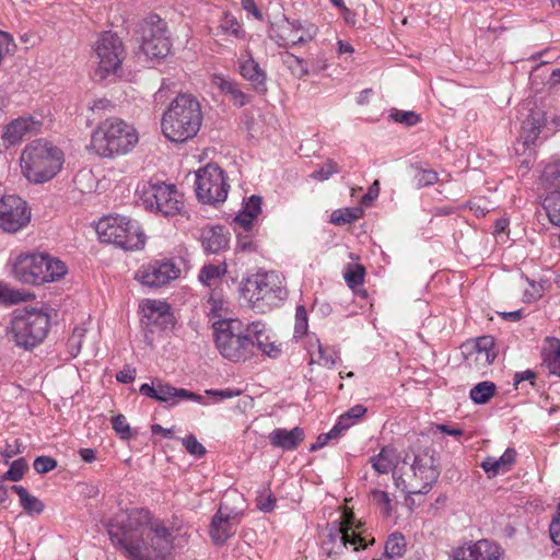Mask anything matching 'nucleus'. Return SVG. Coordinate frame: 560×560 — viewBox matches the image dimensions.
<instances>
[{
	"label": "nucleus",
	"instance_id": "aec40b11",
	"mask_svg": "<svg viewBox=\"0 0 560 560\" xmlns=\"http://www.w3.org/2000/svg\"><path fill=\"white\" fill-rule=\"evenodd\" d=\"M503 549L488 539H480L468 548L459 547L453 551L454 560H502Z\"/></svg>",
	"mask_w": 560,
	"mask_h": 560
},
{
	"label": "nucleus",
	"instance_id": "2f4dec72",
	"mask_svg": "<svg viewBox=\"0 0 560 560\" xmlns=\"http://www.w3.org/2000/svg\"><path fill=\"white\" fill-rule=\"evenodd\" d=\"M288 24L291 26L288 28L289 33L283 28V33L279 35V39L277 40L280 47H293L298 44L306 43L312 38L311 34L307 36L304 35L303 26L299 21L288 22Z\"/></svg>",
	"mask_w": 560,
	"mask_h": 560
},
{
	"label": "nucleus",
	"instance_id": "0eeeda50",
	"mask_svg": "<svg viewBox=\"0 0 560 560\" xmlns=\"http://www.w3.org/2000/svg\"><path fill=\"white\" fill-rule=\"evenodd\" d=\"M242 291L250 307L258 313L279 306L288 296L284 278L277 271L252 276L245 281Z\"/></svg>",
	"mask_w": 560,
	"mask_h": 560
},
{
	"label": "nucleus",
	"instance_id": "13d9d810",
	"mask_svg": "<svg viewBox=\"0 0 560 560\" xmlns=\"http://www.w3.org/2000/svg\"><path fill=\"white\" fill-rule=\"evenodd\" d=\"M33 467L36 472L46 474L57 467V462L50 456L42 455L35 458Z\"/></svg>",
	"mask_w": 560,
	"mask_h": 560
},
{
	"label": "nucleus",
	"instance_id": "5fc2aeb1",
	"mask_svg": "<svg viewBox=\"0 0 560 560\" xmlns=\"http://www.w3.org/2000/svg\"><path fill=\"white\" fill-rule=\"evenodd\" d=\"M365 270L363 266L355 265L352 269L346 272L345 279L350 288H355L364 282Z\"/></svg>",
	"mask_w": 560,
	"mask_h": 560
},
{
	"label": "nucleus",
	"instance_id": "72a5a7b5",
	"mask_svg": "<svg viewBox=\"0 0 560 560\" xmlns=\"http://www.w3.org/2000/svg\"><path fill=\"white\" fill-rule=\"evenodd\" d=\"M476 361L481 364H491L497 352L494 351V339L491 336H482L476 339L474 346Z\"/></svg>",
	"mask_w": 560,
	"mask_h": 560
},
{
	"label": "nucleus",
	"instance_id": "603ef678",
	"mask_svg": "<svg viewBox=\"0 0 560 560\" xmlns=\"http://www.w3.org/2000/svg\"><path fill=\"white\" fill-rule=\"evenodd\" d=\"M371 500L382 508V512L385 515H389L392 513V500L389 494L382 490H373L370 493Z\"/></svg>",
	"mask_w": 560,
	"mask_h": 560
},
{
	"label": "nucleus",
	"instance_id": "69168bd1",
	"mask_svg": "<svg viewBox=\"0 0 560 560\" xmlns=\"http://www.w3.org/2000/svg\"><path fill=\"white\" fill-rule=\"evenodd\" d=\"M549 534L552 541L560 546V502L549 525Z\"/></svg>",
	"mask_w": 560,
	"mask_h": 560
},
{
	"label": "nucleus",
	"instance_id": "4be33fe9",
	"mask_svg": "<svg viewBox=\"0 0 560 560\" xmlns=\"http://www.w3.org/2000/svg\"><path fill=\"white\" fill-rule=\"evenodd\" d=\"M261 203L262 200L259 196H250L244 203L243 209L233 220L234 230H243L244 233H250L258 222V215L261 212Z\"/></svg>",
	"mask_w": 560,
	"mask_h": 560
},
{
	"label": "nucleus",
	"instance_id": "f257e3e1",
	"mask_svg": "<svg viewBox=\"0 0 560 560\" xmlns=\"http://www.w3.org/2000/svg\"><path fill=\"white\" fill-rule=\"evenodd\" d=\"M108 535L113 545L132 560H166L175 548L173 530L159 520L152 521L147 510L114 518Z\"/></svg>",
	"mask_w": 560,
	"mask_h": 560
},
{
	"label": "nucleus",
	"instance_id": "c756f323",
	"mask_svg": "<svg viewBox=\"0 0 560 560\" xmlns=\"http://www.w3.org/2000/svg\"><path fill=\"white\" fill-rule=\"evenodd\" d=\"M201 243L206 252L215 254L228 247L229 238L222 226H211L202 230Z\"/></svg>",
	"mask_w": 560,
	"mask_h": 560
},
{
	"label": "nucleus",
	"instance_id": "49530a36",
	"mask_svg": "<svg viewBox=\"0 0 560 560\" xmlns=\"http://www.w3.org/2000/svg\"><path fill=\"white\" fill-rule=\"evenodd\" d=\"M220 28L223 33L233 35L234 37H244V30L237 19L231 13H224L220 22Z\"/></svg>",
	"mask_w": 560,
	"mask_h": 560
},
{
	"label": "nucleus",
	"instance_id": "c9c22d12",
	"mask_svg": "<svg viewBox=\"0 0 560 560\" xmlns=\"http://www.w3.org/2000/svg\"><path fill=\"white\" fill-rule=\"evenodd\" d=\"M11 490L19 495L20 503L27 513L40 514L44 511V504L42 501L38 498L31 495L24 487L12 486Z\"/></svg>",
	"mask_w": 560,
	"mask_h": 560
},
{
	"label": "nucleus",
	"instance_id": "4c0bfd02",
	"mask_svg": "<svg viewBox=\"0 0 560 560\" xmlns=\"http://www.w3.org/2000/svg\"><path fill=\"white\" fill-rule=\"evenodd\" d=\"M368 409L363 405H355L342 413L335 424L341 433L354 425L365 413Z\"/></svg>",
	"mask_w": 560,
	"mask_h": 560
},
{
	"label": "nucleus",
	"instance_id": "f03ea898",
	"mask_svg": "<svg viewBox=\"0 0 560 560\" xmlns=\"http://www.w3.org/2000/svg\"><path fill=\"white\" fill-rule=\"evenodd\" d=\"M63 152L52 143L38 139L27 143L20 155L22 175L31 184L50 182L61 171Z\"/></svg>",
	"mask_w": 560,
	"mask_h": 560
},
{
	"label": "nucleus",
	"instance_id": "39448f33",
	"mask_svg": "<svg viewBox=\"0 0 560 560\" xmlns=\"http://www.w3.org/2000/svg\"><path fill=\"white\" fill-rule=\"evenodd\" d=\"M258 322L244 325L241 320H222L215 324L214 342L221 355L232 362H242L254 355V336Z\"/></svg>",
	"mask_w": 560,
	"mask_h": 560
},
{
	"label": "nucleus",
	"instance_id": "6e6d98bb",
	"mask_svg": "<svg viewBox=\"0 0 560 560\" xmlns=\"http://www.w3.org/2000/svg\"><path fill=\"white\" fill-rule=\"evenodd\" d=\"M182 442L186 451L190 455L195 457H202L206 454L205 446L198 442L195 435L190 434L187 438L183 439Z\"/></svg>",
	"mask_w": 560,
	"mask_h": 560
},
{
	"label": "nucleus",
	"instance_id": "c85d7f7f",
	"mask_svg": "<svg viewBox=\"0 0 560 560\" xmlns=\"http://www.w3.org/2000/svg\"><path fill=\"white\" fill-rule=\"evenodd\" d=\"M400 455L393 446H385L381 452L371 457L370 462L375 471L378 474H388L396 470L401 465Z\"/></svg>",
	"mask_w": 560,
	"mask_h": 560
},
{
	"label": "nucleus",
	"instance_id": "338daca9",
	"mask_svg": "<svg viewBox=\"0 0 560 560\" xmlns=\"http://www.w3.org/2000/svg\"><path fill=\"white\" fill-rule=\"evenodd\" d=\"M237 233V248L243 252H252L256 246L249 233H244L243 230L235 231Z\"/></svg>",
	"mask_w": 560,
	"mask_h": 560
},
{
	"label": "nucleus",
	"instance_id": "ddd939ff",
	"mask_svg": "<svg viewBox=\"0 0 560 560\" xmlns=\"http://www.w3.org/2000/svg\"><path fill=\"white\" fill-rule=\"evenodd\" d=\"M196 195L207 205L223 202L228 197L229 184L224 172L217 164L209 163L196 173Z\"/></svg>",
	"mask_w": 560,
	"mask_h": 560
},
{
	"label": "nucleus",
	"instance_id": "a18cd8bd",
	"mask_svg": "<svg viewBox=\"0 0 560 560\" xmlns=\"http://www.w3.org/2000/svg\"><path fill=\"white\" fill-rule=\"evenodd\" d=\"M28 470V464L25 458L21 457L13 460L8 471L2 475V480L20 481Z\"/></svg>",
	"mask_w": 560,
	"mask_h": 560
},
{
	"label": "nucleus",
	"instance_id": "412c9836",
	"mask_svg": "<svg viewBox=\"0 0 560 560\" xmlns=\"http://www.w3.org/2000/svg\"><path fill=\"white\" fill-rule=\"evenodd\" d=\"M238 68L241 75L252 84L257 93L265 94L267 92V73L249 51L240 59Z\"/></svg>",
	"mask_w": 560,
	"mask_h": 560
},
{
	"label": "nucleus",
	"instance_id": "8fccbe9b",
	"mask_svg": "<svg viewBox=\"0 0 560 560\" xmlns=\"http://www.w3.org/2000/svg\"><path fill=\"white\" fill-rule=\"evenodd\" d=\"M389 117L399 124H402L407 127L416 126L421 121V117L413 110H400V109H392Z\"/></svg>",
	"mask_w": 560,
	"mask_h": 560
},
{
	"label": "nucleus",
	"instance_id": "58836bf2",
	"mask_svg": "<svg viewBox=\"0 0 560 560\" xmlns=\"http://www.w3.org/2000/svg\"><path fill=\"white\" fill-rule=\"evenodd\" d=\"M495 392V384L489 381H485L475 385L470 389L469 396L475 404L481 405L488 402L490 398L494 396Z\"/></svg>",
	"mask_w": 560,
	"mask_h": 560
},
{
	"label": "nucleus",
	"instance_id": "5701e85b",
	"mask_svg": "<svg viewBox=\"0 0 560 560\" xmlns=\"http://www.w3.org/2000/svg\"><path fill=\"white\" fill-rule=\"evenodd\" d=\"M211 83L222 94L229 96L230 101L238 107H243L250 102V96L242 91L240 83L235 80L215 73L211 77Z\"/></svg>",
	"mask_w": 560,
	"mask_h": 560
},
{
	"label": "nucleus",
	"instance_id": "f704fd0d",
	"mask_svg": "<svg viewBox=\"0 0 560 560\" xmlns=\"http://www.w3.org/2000/svg\"><path fill=\"white\" fill-rule=\"evenodd\" d=\"M258 351L272 358L277 357L280 352L275 342L270 341L269 337L265 334V325L259 322L257 335L254 336V355Z\"/></svg>",
	"mask_w": 560,
	"mask_h": 560
},
{
	"label": "nucleus",
	"instance_id": "de8ad7c7",
	"mask_svg": "<svg viewBox=\"0 0 560 560\" xmlns=\"http://www.w3.org/2000/svg\"><path fill=\"white\" fill-rule=\"evenodd\" d=\"M308 316L303 305H298L295 311L294 339H300L307 334Z\"/></svg>",
	"mask_w": 560,
	"mask_h": 560
},
{
	"label": "nucleus",
	"instance_id": "680f3d73",
	"mask_svg": "<svg viewBox=\"0 0 560 560\" xmlns=\"http://www.w3.org/2000/svg\"><path fill=\"white\" fill-rule=\"evenodd\" d=\"M24 445L20 440H15L13 443H7L4 447L1 450V455L4 458L5 463L8 459L14 457L15 455L22 454L24 452Z\"/></svg>",
	"mask_w": 560,
	"mask_h": 560
},
{
	"label": "nucleus",
	"instance_id": "09e8293b",
	"mask_svg": "<svg viewBox=\"0 0 560 560\" xmlns=\"http://www.w3.org/2000/svg\"><path fill=\"white\" fill-rule=\"evenodd\" d=\"M417 172L413 176V183L417 188H423L434 185L439 180V174L433 170H425L421 167L416 168Z\"/></svg>",
	"mask_w": 560,
	"mask_h": 560
},
{
	"label": "nucleus",
	"instance_id": "f3484780",
	"mask_svg": "<svg viewBox=\"0 0 560 560\" xmlns=\"http://www.w3.org/2000/svg\"><path fill=\"white\" fill-rule=\"evenodd\" d=\"M139 393L142 396L167 404L171 407L176 406L180 400H191L202 405L207 404L201 395L185 388H176L160 378H154L151 384H142L139 388Z\"/></svg>",
	"mask_w": 560,
	"mask_h": 560
},
{
	"label": "nucleus",
	"instance_id": "423d86ee",
	"mask_svg": "<svg viewBox=\"0 0 560 560\" xmlns=\"http://www.w3.org/2000/svg\"><path fill=\"white\" fill-rule=\"evenodd\" d=\"M139 141L132 125L112 117L102 121L92 133L91 148L101 158H114L131 151Z\"/></svg>",
	"mask_w": 560,
	"mask_h": 560
},
{
	"label": "nucleus",
	"instance_id": "c03bdc74",
	"mask_svg": "<svg viewBox=\"0 0 560 560\" xmlns=\"http://www.w3.org/2000/svg\"><path fill=\"white\" fill-rule=\"evenodd\" d=\"M283 63L294 73L298 78H303L308 74V69L306 67L305 61L291 54L285 52L282 55Z\"/></svg>",
	"mask_w": 560,
	"mask_h": 560
},
{
	"label": "nucleus",
	"instance_id": "0e129e2a",
	"mask_svg": "<svg viewBox=\"0 0 560 560\" xmlns=\"http://www.w3.org/2000/svg\"><path fill=\"white\" fill-rule=\"evenodd\" d=\"M341 432L337 429L336 425L332 427V429L328 433L319 434L316 443L312 445L311 451H316L318 448L324 447L327 445L329 440L338 439L340 436Z\"/></svg>",
	"mask_w": 560,
	"mask_h": 560
},
{
	"label": "nucleus",
	"instance_id": "052dcab7",
	"mask_svg": "<svg viewBox=\"0 0 560 560\" xmlns=\"http://www.w3.org/2000/svg\"><path fill=\"white\" fill-rule=\"evenodd\" d=\"M208 396L215 398L217 401L231 399L242 394V390L235 388H223V389H207L205 392Z\"/></svg>",
	"mask_w": 560,
	"mask_h": 560
},
{
	"label": "nucleus",
	"instance_id": "393cba45",
	"mask_svg": "<svg viewBox=\"0 0 560 560\" xmlns=\"http://www.w3.org/2000/svg\"><path fill=\"white\" fill-rule=\"evenodd\" d=\"M304 438V431L300 427H295L292 430L278 428L268 434L270 444L284 451L295 450L303 442Z\"/></svg>",
	"mask_w": 560,
	"mask_h": 560
},
{
	"label": "nucleus",
	"instance_id": "1a4fd4ad",
	"mask_svg": "<svg viewBox=\"0 0 560 560\" xmlns=\"http://www.w3.org/2000/svg\"><path fill=\"white\" fill-rule=\"evenodd\" d=\"M50 328V316L42 310H15L10 323V332L15 345L31 350L40 345Z\"/></svg>",
	"mask_w": 560,
	"mask_h": 560
},
{
	"label": "nucleus",
	"instance_id": "473e14b6",
	"mask_svg": "<svg viewBox=\"0 0 560 560\" xmlns=\"http://www.w3.org/2000/svg\"><path fill=\"white\" fill-rule=\"evenodd\" d=\"M548 348L542 351V361L549 373L560 376V341L547 338Z\"/></svg>",
	"mask_w": 560,
	"mask_h": 560
},
{
	"label": "nucleus",
	"instance_id": "3c124183",
	"mask_svg": "<svg viewBox=\"0 0 560 560\" xmlns=\"http://www.w3.org/2000/svg\"><path fill=\"white\" fill-rule=\"evenodd\" d=\"M359 209L355 208H346L335 210L330 215V222L336 225H343L348 223H352L359 218Z\"/></svg>",
	"mask_w": 560,
	"mask_h": 560
},
{
	"label": "nucleus",
	"instance_id": "20e7f679",
	"mask_svg": "<svg viewBox=\"0 0 560 560\" xmlns=\"http://www.w3.org/2000/svg\"><path fill=\"white\" fill-rule=\"evenodd\" d=\"M202 114L199 102L189 94H179L163 114V135L173 142H185L200 129Z\"/></svg>",
	"mask_w": 560,
	"mask_h": 560
},
{
	"label": "nucleus",
	"instance_id": "4d7b16f0",
	"mask_svg": "<svg viewBox=\"0 0 560 560\" xmlns=\"http://www.w3.org/2000/svg\"><path fill=\"white\" fill-rule=\"evenodd\" d=\"M257 508L262 512H271L276 505V498L269 489H265L256 499Z\"/></svg>",
	"mask_w": 560,
	"mask_h": 560
},
{
	"label": "nucleus",
	"instance_id": "7ed1b4c3",
	"mask_svg": "<svg viewBox=\"0 0 560 560\" xmlns=\"http://www.w3.org/2000/svg\"><path fill=\"white\" fill-rule=\"evenodd\" d=\"M433 450H423L413 455L411 463L405 457L393 472L395 486L408 494H425L440 476Z\"/></svg>",
	"mask_w": 560,
	"mask_h": 560
},
{
	"label": "nucleus",
	"instance_id": "a878e982",
	"mask_svg": "<svg viewBox=\"0 0 560 560\" xmlns=\"http://www.w3.org/2000/svg\"><path fill=\"white\" fill-rule=\"evenodd\" d=\"M35 122L28 117H21L11 121L4 128L1 136L3 149L18 144L23 138L34 129Z\"/></svg>",
	"mask_w": 560,
	"mask_h": 560
},
{
	"label": "nucleus",
	"instance_id": "bb28decb",
	"mask_svg": "<svg viewBox=\"0 0 560 560\" xmlns=\"http://www.w3.org/2000/svg\"><path fill=\"white\" fill-rule=\"evenodd\" d=\"M515 450L509 447L499 458L492 456L485 458L480 464V467L485 470L489 478H493L500 474H504L511 470L515 463Z\"/></svg>",
	"mask_w": 560,
	"mask_h": 560
},
{
	"label": "nucleus",
	"instance_id": "9b49d317",
	"mask_svg": "<svg viewBox=\"0 0 560 560\" xmlns=\"http://www.w3.org/2000/svg\"><path fill=\"white\" fill-rule=\"evenodd\" d=\"M140 202L150 212L173 217L183 210L184 196L173 184L150 180L140 189Z\"/></svg>",
	"mask_w": 560,
	"mask_h": 560
},
{
	"label": "nucleus",
	"instance_id": "dca6fc26",
	"mask_svg": "<svg viewBox=\"0 0 560 560\" xmlns=\"http://www.w3.org/2000/svg\"><path fill=\"white\" fill-rule=\"evenodd\" d=\"M31 220L27 202L16 195H5L0 199V229L15 233Z\"/></svg>",
	"mask_w": 560,
	"mask_h": 560
},
{
	"label": "nucleus",
	"instance_id": "ea45409f",
	"mask_svg": "<svg viewBox=\"0 0 560 560\" xmlns=\"http://www.w3.org/2000/svg\"><path fill=\"white\" fill-rule=\"evenodd\" d=\"M406 551V540L402 534H392L385 542V555L388 558H399Z\"/></svg>",
	"mask_w": 560,
	"mask_h": 560
},
{
	"label": "nucleus",
	"instance_id": "37998d69",
	"mask_svg": "<svg viewBox=\"0 0 560 560\" xmlns=\"http://www.w3.org/2000/svg\"><path fill=\"white\" fill-rule=\"evenodd\" d=\"M540 179L547 188L558 187L560 185V161L547 164Z\"/></svg>",
	"mask_w": 560,
	"mask_h": 560
},
{
	"label": "nucleus",
	"instance_id": "4468645a",
	"mask_svg": "<svg viewBox=\"0 0 560 560\" xmlns=\"http://www.w3.org/2000/svg\"><path fill=\"white\" fill-rule=\"evenodd\" d=\"M141 38V50L148 59L161 60L171 51L166 23L156 14H151L143 21Z\"/></svg>",
	"mask_w": 560,
	"mask_h": 560
},
{
	"label": "nucleus",
	"instance_id": "f8f14e48",
	"mask_svg": "<svg viewBox=\"0 0 560 560\" xmlns=\"http://www.w3.org/2000/svg\"><path fill=\"white\" fill-rule=\"evenodd\" d=\"M369 542L353 529L352 522L347 517L343 522L328 524L322 540V550L328 557L341 555L351 548L353 551L365 549Z\"/></svg>",
	"mask_w": 560,
	"mask_h": 560
},
{
	"label": "nucleus",
	"instance_id": "79ce46f5",
	"mask_svg": "<svg viewBox=\"0 0 560 560\" xmlns=\"http://www.w3.org/2000/svg\"><path fill=\"white\" fill-rule=\"evenodd\" d=\"M550 222L560 226V191L551 192L544 201Z\"/></svg>",
	"mask_w": 560,
	"mask_h": 560
},
{
	"label": "nucleus",
	"instance_id": "a19ab883",
	"mask_svg": "<svg viewBox=\"0 0 560 560\" xmlns=\"http://www.w3.org/2000/svg\"><path fill=\"white\" fill-rule=\"evenodd\" d=\"M224 273L225 268H222L221 266L206 265L199 272V280L208 288H211L220 281Z\"/></svg>",
	"mask_w": 560,
	"mask_h": 560
},
{
	"label": "nucleus",
	"instance_id": "7c9ffc66",
	"mask_svg": "<svg viewBox=\"0 0 560 560\" xmlns=\"http://www.w3.org/2000/svg\"><path fill=\"white\" fill-rule=\"evenodd\" d=\"M542 128V120L540 114L532 112L528 117L522 122L521 138L525 145L535 144Z\"/></svg>",
	"mask_w": 560,
	"mask_h": 560
},
{
	"label": "nucleus",
	"instance_id": "b1692460",
	"mask_svg": "<svg viewBox=\"0 0 560 560\" xmlns=\"http://www.w3.org/2000/svg\"><path fill=\"white\" fill-rule=\"evenodd\" d=\"M207 316L212 322L213 331L215 324L222 320H238L233 317L232 304L225 300L220 293L213 291L207 301Z\"/></svg>",
	"mask_w": 560,
	"mask_h": 560
},
{
	"label": "nucleus",
	"instance_id": "cd10ccee",
	"mask_svg": "<svg viewBox=\"0 0 560 560\" xmlns=\"http://www.w3.org/2000/svg\"><path fill=\"white\" fill-rule=\"evenodd\" d=\"M235 526L229 514H223L219 509L213 515L210 525V536L214 544L222 545L235 534Z\"/></svg>",
	"mask_w": 560,
	"mask_h": 560
},
{
	"label": "nucleus",
	"instance_id": "864d4df0",
	"mask_svg": "<svg viewBox=\"0 0 560 560\" xmlns=\"http://www.w3.org/2000/svg\"><path fill=\"white\" fill-rule=\"evenodd\" d=\"M338 173V165L332 160H328L325 162L319 170H316L312 173L311 177L316 180H326L331 175Z\"/></svg>",
	"mask_w": 560,
	"mask_h": 560
},
{
	"label": "nucleus",
	"instance_id": "6ab92c4d",
	"mask_svg": "<svg viewBox=\"0 0 560 560\" xmlns=\"http://www.w3.org/2000/svg\"><path fill=\"white\" fill-rule=\"evenodd\" d=\"M142 318L141 322L144 326L149 327L151 331L154 328L164 330L173 324V314L171 313L170 305L164 301L159 300H144L141 305Z\"/></svg>",
	"mask_w": 560,
	"mask_h": 560
},
{
	"label": "nucleus",
	"instance_id": "e433bc0d",
	"mask_svg": "<svg viewBox=\"0 0 560 560\" xmlns=\"http://www.w3.org/2000/svg\"><path fill=\"white\" fill-rule=\"evenodd\" d=\"M315 340L314 345H310V355H311V363H318L326 368H332L335 365V358L332 353H330L328 350H326L322 343L319 342V339L316 338V336L311 337V339Z\"/></svg>",
	"mask_w": 560,
	"mask_h": 560
},
{
	"label": "nucleus",
	"instance_id": "2eb2a0df",
	"mask_svg": "<svg viewBox=\"0 0 560 560\" xmlns=\"http://www.w3.org/2000/svg\"><path fill=\"white\" fill-rule=\"evenodd\" d=\"M94 51L98 60L96 72L102 79L120 69L125 47L117 34L110 31L102 33L95 42Z\"/></svg>",
	"mask_w": 560,
	"mask_h": 560
},
{
	"label": "nucleus",
	"instance_id": "a211bd4d",
	"mask_svg": "<svg viewBox=\"0 0 560 560\" xmlns=\"http://www.w3.org/2000/svg\"><path fill=\"white\" fill-rule=\"evenodd\" d=\"M179 272L172 260H154L142 265L136 273V279L147 287L160 288L178 278Z\"/></svg>",
	"mask_w": 560,
	"mask_h": 560
},
{
	"label": "nucleus",
	"instance_id": "e2e57ef3",
	"mask_svg": "<svg viewBox=\"0 0 560 560\" xmlns=\"http://www.w3.org/2000/svg\"><path fill=\"white\" fill-rule=\"evenodd\" d=\"M89 108L93 114L102 116L103 114L110 113L114 108V105L107 98H98L93 101Z\"/></svg>",
	"mask_w": 560,
	"mask_h": 560
},
{
	"label": "nucleus",
	"instance_id": "6e6552de",
	"mask_svg": "<svg viewBox=\"0 0 560 560\" xmlns=\"http://www.w3.org/2000/svg\"><path fill=\"white\" fill-rule=\"evenodd\" d=\"M67 271L63 261L47 254H22L13 264L14 277L23 283L33 285L57 281Z\"/></svg>",
	"mask_w": 560,
	"mask_h": 560
},
{
	"label": "nucleus",
	"instance_id": "bf43d9fd",
	"mask_svg": "<svg viewBox=\"0 0 560 560\" xmlns=\"http://www.w3.org/2000/svg\"><path fill=\"white\" fill-rule=\"evenodd\" d=\"M113 429L121 439H130V425L124 415H117L113 418Z\"/></svg>",
	"mask_w": 560,
	"mask_h": 560
},
{
	"label": "nucleus",
	"instance_id": "774afa93",
	"mask_svg": "<svg viewBox=\"0 0 560 560\" xmlns=\"http://www.w3.org/2000/svg\"><path fill=\"white\" fill-rule=\"evenodd\" d=\"M137 371L130 365H126L121 371L116 374V380L120 383L128 384L136 378Z\"/></svg>",
	"mask_w": 560,
	"mask_h": 560
},
{
	"label": "nucleus",
	"instance_id": "9d476101",
	"mask_svg": "<svg viewBox=\"0 0 560 560\" xmlns=\"http://www.w3.org/2000/svg\"><path fill=\"white\" fill-rule=\"evenodd\" d=\"M95 231L101 242L125 250H138L144 246L145 237L139 223L127 217H104L96 223Z\"/></svg>",
	"mask_w": 560,
	"mask_h": 560
}]
</instances>
